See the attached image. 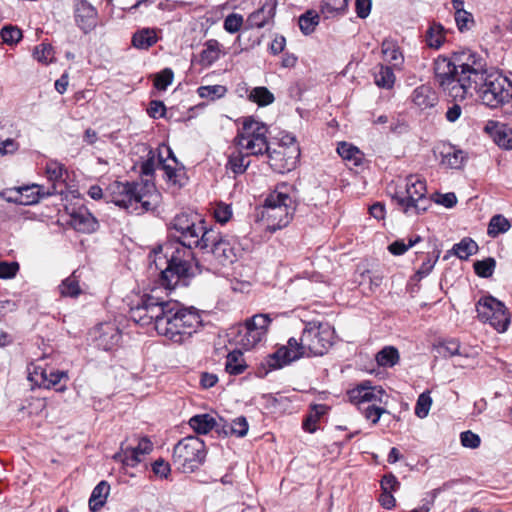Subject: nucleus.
Returning <instances> with one entry per match:
<instances>
[{"mask_svg": "<svg viewBox=\"0 0 512 512\" xmlns=\"http://www.w3.org/2000/svg\"><path fill=\"white\" fill-rule=\"evenodd\" d=\"M435 80L453 100L463 101L475 93L490 108H498L512 98V85L498 73H488L482 59L467 50L450 59L438 57L434 62Z\"/></svg>", "mask_w": 512, "mask_h": 512, "instance_id": "nucleus-1", "label": "nucleus"}, {"mask_svg": "<svg viewBox=\"0 0 512 512\" xmlns=\"http://www.w3.org/2000/svg\"><path fill=\"white\" fill-rule=\"evenodd\" d=\"M334 331L329 324L308 322L299 341L292 337L266 359L270 369H280L302 357L322 356L333 344Z\"/></svg>", "mask_w": 512, "mask_h": 512, "instance_id": "nucleus-2", "label": "nucleus"}, {"mask_svg": "<svg viewBox=\"0 0 512 512\" xmlns=\"http://www.w3.org/2000/svg\"><path fill=\"white\" fill-rule=\"evenodd\" d=\"M202 326V318L194 307H186L175 300H167L157 333L175 344L191 339Z\"/></svg>", "mask_w": 512, "mask_h": 512, "instance_id": "nucleus-3", "label": "nucleus"}, {"mask_svg": "<svg viewBox=\"0 0 512 512\" xmlns=\"http://www.w3.org/2000/svg\"><path fill=\"white\" fill-rule=\"evenodd\" d=\"M105 199L129 213L142 214L156 207L159 194L150 185L114 181L106 188Z\"/></svg>", "mask_w": 512, "mask_h": 512, "instance_id": "nucleus-4", "label": "nucleus"}, {"mask_svg": "<svg viewBox=\"0 0 512 512\" xmlns=\"http://www.w3.org/2000/svg\"><path fill=\"white\" fill-rule=\"evenodd\" d=\"M202 242L200 250L203 251V260L209 263V270L216 272L236 261L239 249L235 237L210 229Z\"/></svg>", "mask_w": 512, "mask_h": 512, "instance_id": "nucleus-5", "label": "nucleus"}, {"mask_svg": "<svg viewBox=\"0 0 512 512\" xmlns=\"http://www.w3.org/2000/svg\"><path fill=\"white\" fill-rule=\"evenodd\" d=\"M286 188V185L278 187L264 202L261 218L271 232L286 227L294 216L296 204L292 196L283 190Z\"/></svg>", "mask_w": 512, "mask_h": 512, "instance_id": "nucleus-6", "label": "nucleus"}, {"mask_svg": "<svg viewBox=\"0 0 512 512\" xmlns=\"http://www.w3.org/2000/svg\"><path fill=\"white\" fill-rule=\"evenodd\" d=\"M268 127L266 124L253 118H247L243 122L242 129L238 132L234 142L238 148L244 150L250 156H263L269 151L267 139Z\"/></svg>", "mask_w": 512, "mask_h": 512, "instance_id": "nucleus-7", "label": "nucleus"}, {"mask_svg": "<svg viewBox=\"0 0 512 512\" xmlns=\"http://www.w3.org/2000/svg\"><path fill=\"white\" fill-rule=\"evenodd\" d=\"M426 194V182L416 175H409L405 178L404 188L398 189L393 199L397 201L404 213L420 214L425 212L430 205Z\"/></svg>", "mask_w": 512, "mask_h": 512, "instance_id": "nucleus-8", "label": "nucleus"}, {"mask_svg": "<svg viewBox=\"0 0 512 512\" xmlns=\"http://www.w3.org/2000/svg\"><path fill=\"white\" fill-rule=\"evenodd\" d=\"M189 247H175L167 260V267L161 272V283L167 289L175 288L189 274L190 264L186 258L192 255Z\"/></svg>", "mask_w": 512, "mask_h": 512, "instance_id": "nucleus-9", "label": "nucleus"}, {"mask_svg": "<svg viewBox=\"0 0 512 512\" xmlns=\"http://www.w3.org/2000/svg\"><path fill=\"white\" fill-rule=\"evenodd\" d=\"M205 456V444L197 436L185 437L173 450L174 463L184 471H194L204 461Z\"/></svg>", "mask_w": 512, "mask_h": 512, "instance_id": "nucleus-10", "label": "nucleus"}, {"mask_svg": "<svg viewBox=\"0 0 512 512\" xmlns=\"http://www.w3.org/2000/svg\"><path fill=\"white\" fill-rule=\"evenodd\" d=\"M479 320L489 323L499 333H504L510 324V316L505 305L492 296H484L476 304Z\"/></svg>", "mask_w": 512, "mask_h": 512, "instance_id": "nucleus-11", "label": "nucleus"}, {"mask_svg": "<svg viewBox=\"0 0 512 512\" xmlns=\"http://www.w3.org/2000/svg\"><path fill=\"white\" fill-rule=\"evenodd\" d=\"M271 318L269 314H256L238 328L236 343L245 350L254 348L267 335Z\"/></svg>", "mask_w": 512, "mask_h": 512, "instance_id": "nucleus-12", "label": "nucleus"}, {"mask_svg": "<svg viewBox=\"0 0 512 512\" xmlns=\"http://www.w3.org/2000/svg\"><path fill=\"white\" fill-rule=\"evenodd\" d=\"M289 142L282 141L277 148L271 149L264 155L273 171L285 173L293 170L300 157V148L294 137H288Z\"/></svg>", "mask_w": 512, "mask_h": 512, "instance_id": "nucleus-13", "label": "nucleus"}, {"mask_svg": "<svg viewBox=\"0 0 512 512\" xmlns=\"http://www.w3.org/2000/svg\"><path fill=\"white\" fill-rule=\"evenodd\" d=\"M166 301L161 300L152 294L144 295L140 302L130 309V318L142 325L154 324L156 331H158V323L162 317Z\"/></svg>", "mask_w": 512, "mask_h": 512, "instance_id": "nucleus-14", "label": "nucleus"}, {"mask_svg": "<svg viewBox=\"0 0 512 512\" xmlns=\"http://www.w3.org/2000/svg\"><path fill=\"white\" fill-rule=\"evenodd\" d=\"M349 399L356 405L386 403L384 397H387L385 391L380 386H370L369 382H364L348 391Z\"/></svg>", "mask_w": 512, "mask_h": 512, "instance_id": "nucleus-15", "label": "nucleus"}, {"mask_svg": "<svg viewBox=\"0 0 512 512\" xmlns=\"http://www.w3.org/2000/svg\"><path fill=\"white\" fill-rule=\"evenodd\" d=\"M91 337L98 348L108 351L118 344L120 332L114 323L105 322L92 329Z\"/></svg>", "mask_w": 512, "mask_h": 512, "instance_id": "nucleus-16", "label": "nucleus"}, {"mask_svg": "<svg viewBox=\"0 0 512 512\" xmlns=\"http://www.w3.org/2000/svg\"><path fill=\"white\" fill-rule=\"evenodd\" d=\"M210 229L206 228L204 221L196 218L193 221V225L186 226L179 232L178 240L179 244L189 248H201L204 240V236Z\"/></svg>", "mask_w": 512, "mask_h": 512, "instance_id": "nucleus-17", "label": "nucleus"}, {"mask_svg": "<svg viewBox=\"0 0 512 512\" xmlns=\"http://www.w3.org/2000/svg\"><path fill=\"white\" fill-rule=\"evenodd\" d=\"M158 162L168 182L179 186L184 184L185 169L184 166L178 162L176 157H173V163L167 162V159L163 156V152L159 151Z\"/></svg>", "mask_w": 512, "mask_h": 512, "instance_id": "nucleus-18", "label": "nucleus"}, {"mask_svg": "<svg viewBox=\"0 0 512 512\" xmlns=\"http://www.w3.org/2000/svg\"><path fill=\"white\" fill-rule=\"evenodd\" d=\"M96 9L87 1H80L75 10V20L77 25L84 31V33H88L91 31L96 25Z\"/></svg>", "mask_w": 512, "mask_h": 512, "instance_id": "nucleus-19", "label": "nucleus"}, {"mask_svg": "<svg viewBox=\"0 0 512 512\" xmlns=\"http://www.w3.org/2000/svg\"><path fill=\"white\" fill-rule=\"evenodd\" d=\"M70 225L82 233H92L97 229V220L85 208H79L70 215Z\"/></svg>", "mask_w": 512, "mask_h": 512, "instance_id": "nucleus-20", "label": "nucleus"}, {"mask_svg": "<svg viewBox=\"0 0 512 512\" xmlns=\"http://www.w3.org/2000/svg\"><path fill=\"white\" fill-rule=\"evenodd\" d=\"M276 9L275 0H266L261 8L251 13L247 18L250 28H262L274 17Z\"/></svg>", "mask_w": 512, "mask_h": 512, "instance_id": "nucleus-21", "label": "nucleus"}, {"mask_svg": "<svg viewBox=\"0 0 512 512\" xmlns=\"http://www.w3.org/2000/svg\"><path fill=\"white\" fill-rule=\"evenodd\" d=\"M381 51L384 61L387 62L388 66L393 67L396 70H400L402 68L404 56L395 41L385 39L381 44Z\"/></svg>", "mask_w": 512, "mask_h": 512, "instance_id": "nucleus-22", "label": "nucleus"}, {"mask_svg": "<svg viewBox=\"0 0 512 512\" xmlns=\"http://www.w3.org/2000/svg\"><path fill=\"white\" fill-rule=\"evenodd\" d=\"M412 101L421 109L433 107L436 104L437 97L432 88L428 85H421L414 89Z\"/></svg>", "mask_w": 512, "mask_h": 512, "instance_id": "nucleus-23", "label": "nucleus"}, {"mask_svg": "<svg viewBox=\"0 0 512 512\" xmlns=\"http://www.w3.org/2000/svg\"><path fill=\"white\" fill-rule=\"evenodd\" d=\"M394 68L387 64H378L374 68V82L375 84L383 89H391L394 86L396 77L394 74Z\"/></svg>", "mask_w": 512, "mask_h": 512, "instance_id": "nucleus-24", "label": "nucleus"}, {"mask_svg": "<svg viewBox=\"0 0 512 512\" xmlns=\"http://www.w3.org/2000/svg\"><path fill=\"white\" fill-rule=\"evenodd\" d=\"M158 41L156 30L153 28H142L132 36L133 47L140 50H147Z\"/></svg>", "mask_w": 512, "mask_h": 512, "instance_id": "nucleus-25", "label": "nucleus"}, {"mask_svg": "<svg viewBox=\"0 0 512 512\" xmlns=\"http://www.w3.org/2000/svg\"><path fill=\"white\" fill-rule=\"evenodd\" d=\"M249 156L244 150L238 148L229 155L226 168L235 175L243 174L250 165Z\"/></svg>", "mask_w": 512, "mask_h": 512, "instance_id": "nucleus-26", "label": "nucleus"}, {"mask_svg": "<svg viewBox=\"0 0 512 512\" xmlns=\"http://www.w3.org/2000/svg\"><path fill=\"white\" fill-rule=\"evenodd\" d=\"M110 493V485L107 481L99 482L93 489L89 499V509L92 512L100 510L106 503Z\"/></svg>", "mask_w": 512, "mask_h": 512, "instance_id": "nucleus-27", "label": "nucleus"}, {"mask_svg": "<svg viewBox=\"0 0 512 512\" xmlns=\"http://www.w3.org/2000/svg\"><path fill=\"white\" fill-rule=\"evenodd\" d=\"M490 129L489 126L486 127ZM492 137L494 142L501 148L511 150L512 149V129L506 125H499L492 123L491 127Z\"/></svg>", "mask_w": 512, "mask_h": 512, "instance_id": "nucleus-28", "label": "nucleus"}, {"mask_svg": "<svg viewBox=\"0 0 512 512\" xmlns=\"http://www.w3.org/2000/svg\"><path fill=\"white\" fill-rule=\"evenodd\" d=\"M189 425L198 434H207L218 426L216 419L209 414H198L191 417Z\"/></svg>", "mask_w": 512, "mask_h": 512, "instance_id": "nucleus-29", "label": "nucleus"}, {"mask_svg": "<svg viewBox=\"0 0 512 512\" xmlns=\"http://www.w3.org/2000/svg\"><path fill=\"white\" fill-rule=\"evenodd\" d=\"M478 249V244L472 238L465 237L459 243L454 244L450 252L459 259L466 260L476 254Z\"/></svg>", "mask_w": 512, "mask_h": 512, "instance_id": "nucleus-30", "label": "nucleus"}, {"mask_svg": "<svg viewBox=\"0 0 512 512\" xmlns=\"http://www.w3.org/2000/svg\"><path fill=\"white\" fill-rule=\"evenodd\" d=\"M204 46L205 48L200 54L201 62L205 65H212L220 58L221 45L217 40L210 39L205 42Z\"/></svg>", "mask_w": 512, "mask_h": 512, "instance_id": "nucleus-31", "label": "nucleus"}, {"mask_svg": "<svg viewBox=\"0 0 512 512\" xmlns=\"http://www.w3.org/2000/svg\"><path fill=\"white\" fill-rule=\"evenodd\" d=\"M78 271H74L69 277L64 279L59 285V291L62 296L65 297H77L81 294V288L79 285Z\"/></svg>", "mask_w": 512, "mask_h": 512, "instance_id": "nucleus-32", "label": "nucleus"}, {"mask_svg": "<svg viewBox=\"0 0 512 512\" xmlns=\"http://www.w3.org/2000/svg\"><path fill=\"white\" fill-rule=\"evenodd\" d=\"M22 191L30 194H26L27 200L21 201L23 204H34L37 203L40 199L50 196L56 193V187L52 186L51 189H45L40 185H32L31 187H25Z\"/></svg>", "mask_w": 512, "mask_h": 512, "instance_id": "nucleus-33", "label": "nucleus"}, {"mask_svg": "<svg viewBox=\"0 0 512 512\" xmlns=\"http://www.w3.org/2000/svg\"><path fill=\"white\" fill-rule=\"evenodd\" d=\"M511 228L510 221L501 214L494 215L488 224L487 234L495 238L500 234L507 232Z\"/></svg>", "mask_w": 512, "mask_h": 512, "instance_id": "nucleus-34", "label": "nucleus"}, {"mask_svg": "<svg viewBox=\"0 0 512 512\" xmlns=\"http://www.w3.org/2000/svg\"><path fill=\"white\" fill-rule=\"evenodd\" d=\"M246 368L244 364L243 354L241 351L235 350L227 355L225 370L231 375L241 374Z\"/></svg>", "mask_w": 512, "mask_h": 512, "instance_id": "nucleus-35", "label": "nucleus"}, {"mask_svg": "<svg viewBox=\"0 0 512 512\" xmlns=\"http://www.w3.org/2000/svg\"><path fill=\"white\" fill-rule=\"evenodd\" d=\"M375 359L379 366L393 367L399 361V353L395 347L386 346L376 354Z\"/></svg>", "mask_w": 512, "mask_h": 512, "instance_id": "nucleus-36", "label": "nucleus"}, {"mask_svg": "<svg viewBox=\"0 0 512 512\" xmlns=\"http://www.w3.org/2000/svg\"><path fill=\"white\" fill-rule=\"evenodd\" d=\"M249 429L247 419L244 416L235 418L230 424L222 426V431L225 435H235L237 437H244Z\"/></svg>", "mask_w": 512, "mask_h": 512, "instance_id": "nucleus-37", "label": "nucleus"}, {"mask_svg": "<svg viewBox=\"0 0 512 512\" xmlns=\"http://www.w3.org/2000/svg\"><path fill=\"white\" fill-rule=\"evenodd\" d=\"M426 43L430 48L438 49L444 42V28L438 23L430 25L426 32Z\"/></svg>", "mask_w": 512, "mask_h": 512, "instance_id": "nucleus-38", "label": "nucleus"}, {"mask_svg": "<svg viewBox=\"0 0 512 512\" xmlns=\"http://www.w3.org/2000/svg\"><path fill=\"white\" fill-rule=\"evenodd\" d=\"M464 160V152L453 147L448 148L446 152L442 153V164L452 169L460 168L463 165Z\"/></svg>", "mask_w": 512, "mask_h": 512, "instance_id": "nucleus-39", "label": "nucleus"}, {"mask_svg": "<svg viewBox=\"0 0 512 512\" xmlns=\"http://www.w3.org/2000/svg\"><path fill=\"white\" fill-rule=\"evenodd\" d=\"M47 178L52 182V186L56 187L57 183L63 182L65 172L64 165L57 161H49L45 167Z\"/></svg>", "mask_w": 512, "mask_h": 512, "instance_id": "nucleus-40", "label": "nucleus"}, {"mask_svg": "<svg viewBox=\"0 0 512 512\" xmlns=\"http://www.w3.org/2000/svg\"><path fill=\"white\" fill-rule=\"evenodd\" d=\"M249 99L259 106H267L274 102V95L266 87H255L249 94Z\"/></svg>", "mask_w": 512, "mask_h": 512, "instance_id": "nucleus-41", "label": "nucleus"}, {"mask_svg": "<svg viewBox=\"0 0 512 512\" xmlns=\"http://www.w3.org/2000/svg\"><path fill=\"white\" fill-rule=\"evenodd\" d=\"M475 273L482 278H489L493 275L496 261L492 257L478 260L473 264Z\"/></svg>", "mask_w": 512, "mask_h": 512, "instance_id": "nucleus-42", "label": "nucleus"}, {"mask_svg": "<svg viewBox=\"0 0 512 512\" xmlns=\"http://www.w3.org/2000/svg\"><path fill=\"white\" fill-rule=\"evenodd\" d=\"M299 28L305 35L311 34L319 23V16L312 11H307L299 17Z\"/></svg>", "mask_w": 512, "mask_h": 512, "instance_id": "nucleus-43", "label": "nucleus"}, {"mask_svg": "<svg viewBox=\"0 0 512 512\" xmlns=\"http://www.w3.org/2000/svg\"><path fill=\"white\" fill-rule=\"evenodd\" d=\"M337 152L338 154L344 159V160H350L353 161L354 164H358L361 160V152L360 150L346 142H341L337 146Z\"/></svg>", "mask_w": 512, "mask_h": 512, "instance_id": "nucleus-44", "label": "nucleus"}, {"mask_svg": "<svg viewBox=\"0 0 512 512\" xmlns=\"http://www.w3.org/2000/svg\"><path fill=\"white\" fill-rule=\"evenodd\" d=\"M114 458L120 460L125 466L135 467L138 465L142 458L133 448H122L120 453H117Z\"/></svg>", "mask_w": 512, "mask_h": 512, "instance_id": "nucleus-45", "label": "nucleus"}, {"mask_svg": "<svg viewBox=\"0 0 512 512\" xmlns=\"http://www.w3.org/2000/svg\"><path fill=\"white\" fill-rule=\"evenodd\" d=\"M2 41L7 45L17 44L23 37L22 31L12 25H6L0 30Z\"/></svg>", "mask_w": 512, "mask_h": 512, "instance_id": "nucleus-46", "label": "nucleus"}, {"mask_svg": "<svg viewBox=\"0 0 512 512\" xmlns=\"http://www.w3.org/2000/svg\"><path fill=\"white\" fill-rule=\"evenodd\" d=\"M420 241V236L409 239L408 243H405L404 240H396L388 246V251L395 256H400Z\"/></svg>", "mask_w": 512, "mask_h": 512, "instance_id": "nucleus-47", "label": "nucleus"}, {"mask_svg": "<svg viewBox=\"0 0 512 512\" xmlns=\"http://www.w3.org/2000/svg\"><path fill=\"white\" fill-rule=\"evenodd\" d=\"M431 405L432 399L430 397V393L428 391L421 393L417 399L415 406L416 416H418L421 419L425 418L429 413Z\"/></svg>", "mask_w": 512, "mask_h": 512, "instance_id": "nucleus-48", "label": "nucleus"}, {"mask_svg": "<svg viewBox=\"0 0 512 512\" xmlns=\"http://www.w3.org/2000/svg\"><path fill=\"white\" fill-rule=\"evenodd\" d=\"M226 88L222 85L201 86L198 88V94L201 98H210L212 100L221 98L225 95Z\"/></svg>", "mask_w": 512, "mask_h": 512, "instance_id": "nucleus-49", "label": "nucleus"}, {"mask_svg": "<svg viewBox=\"0 0 512 512\" xmlns=\"http://www.w3.org/2000/svg\"><path fill=\"white\" fill-rule=\"evenodd\" d=\"M34 58L44 64H48L53 59V47L50 44L42 43L35 47Z\"/></svg>", "mask_w": 512, "mask_h": 512, "instance_id": "nucleus-50", "label": "nucleus"}, {"mask_svg": "<svg viewBox=\"0 0 512 512\" xmlns=\"http://www.w3.org/2000/svg\"><path fill=\"white\" fill-rule=\"evenodd\" d=\"M387 413V410L379 406V403L369 404L363 408V415L367 420H370L373 425L377 424L382 414Z\"/></svg>", "mask_w": 512, "mask_h": 512, "instance_id": "nucleus-51", "label": "nucleus"}, {"mask_svg": "<svg viewBox=\"0 0 512 512\" xmlns=\"http://www.w3.org/2000/svg\"><path fill=\"white\" fill-rule=\"evenodd\" d=\"M348 3L349 0H324L322 10L329 14L343 13L347 9Z\"/></svg>", "mask_w": 512, "mask_h": 512, "instance_id": "nucleus-52", "label": "nucleus"}, {"mask_svg": "<svg viewBox=\"0 0 512 512\" xmlns=\"http://www.w3.org/2000/svg\"><path fill=\"white\" fill-rule=\"evenodd\" d=\"M173 77V71L170 68H165L160 73L156 74L154 86L158 90H166V88L172 83Z\"/></svg>", "mask_w": 512, "mask_h": 512, "instance_id": "nucleus-53", "label": "nucleus"}, {"mask_svg": "<svg viewBox=\"0 0 512 512\" xmlns=\"http://www.w3.org/2000/svg\"><path fill=\"white\" fill-rule=\"evenodd\" d=\"M197 218L196 215H190L187 213L177 214L171 222V228L176 232H180L184 227L193 225V221Z\"/></svg>", "mask_w": 512, "mask_h": 512, "instance_id": "nucleus-54", "label": "nucleus"}, {"mask_svg": "<svg viewBox=\"0 0 512 512\" xmlns=\"http://www.w3.org/2000/svg\"><path fill=\"white\" fill-rule=\"evenodd\" d=\"M243 25V16L237 13L229 14L224 20V29L228 33H236Z\"/></svg>", "mask_w": 512, "mask_h": 512, "instance_id": "nucleus-55", "label": "nucleus"}, {"mask_svg": "<svg viewBox=\"0 0 512 512\" xmlns=\"http://www.w3.org/2000/svg\"><path fill=\"white\" fill-rule=\"evenodd\" d=\"M215 220L221 224H225L232 217V209L230 205L225 203H218L214 208Z\"/></svg>", "mask_w": 512, "mask_h": 512, "instance_id": "nucleus-56", "label": "nucleus"}, {"mask_svg": "<svg viewBox=\"0 0 512 512\" xmlns=\"http://www.w3.org/2000/svg\"><path fill=\"white\" fill-rule=\"evenodd\" d=\"M460 441L463 447L476 449L481 444V439L476 433L467 430L460 434Z\"/></svg>", "mask_w": 512, "mask_h": 512, "instance_id": "nucleus-57", "label": "nucleus"}, {"mask_svg": "<svg viewBox=\"0 0 512 512\" xmlns=\"http://www.w3.org/2000/svg\"><path fill=\"white\" fill-rule=\"evenodd\" d=\"M64 376V372H54L52 370L47 371L46 369L41 370V378L44 379L45 382H47V384L44 385V387H50L58 384L61 381V378Z\"/></svg>", "mask_w": 512, "mask_h": 512, "instance_id": "nucleus-58", "label": "nucleus"}, {"mask_svg": "<svg viewBox=\"0 0 512 512\" xmlns=\"http://www.w3.org/2000/svg\"><path fill=\"white\" fill-rule=\"evenodd\" d=\"M19 270L17 262H1L0 263V278L10 279L13 278Z\"/></svg>", "mask_w": 512, "mask_h": 512, "instance_id": "nucleus-59", "label": "nucleus"}, {"mask_svg": "<svg viewBox=\"0 0 512 512\" xmlns=\"http://www.w3.org/2000/svg\"><path fill=\"white\" fill-rule=\"evenodd\" d=\"M455 21L460 31L469 29V23L473 22L472 15L464 10H457Z\"/></svg>", "mask_w": 512, "mask_h": 512, "instance_id": "nucleus-60", "label": "nucleus"}, {"mask_svg": "<svg viewBox=\"0 0 512 512\" xmlns=\"http://www.w3.org/2000/svg\"><path fill=\"white\" fill-rule=\"evenodd\" d=\"M372 2L371 0H356L355 10L359 18L365 19L371 12Z\"/></svg>", "mask_w": 512, "mask_h": 512, "instance_id": "nucleus-61", "label": "nucleus"}, {"mask_svg": "<svg viewBox=\"0 0 512 512\" xmlns=\"http://www.w3.org/2000/svg\"><path fill=\"white\" fill-rule=\"evenodd\" d=\"M152 470L155 475L161 478H167L170 473V465L163 459H158L152 464Z\"/></svg>", "mask_w": 512, "mask_h": 512, "instance_id": "nucleus-62", "label": "nucleus"}, {"mask_svg": "<svg viewBox=\"0 0 512 512\" xmlns=\"http://www.w3.org/2000/svg\"><path fill=\"white\" fill-rule=\"evenodd\" d=\"M165 112H166V108H165V105L163 104V102L156 101V100H153L150 102L149 108H148V114L152 118H155V119L161 118L165 115Z\"/></svg>", "mask_w": 512, "mask_h": 512, "instance_id": "nucleus-63", "label": "nucleus"}, {"mask_svg": "<svg viewBox=\"0 0 512 512\" xmlns=\"http://www.w3.org/2000/svg\"><path fill=\"white\" fill-rule=\"evenodd\" d=\"M400 483L393 474L384 475L381 480L382 491L391 492L399 487Z\"/></svg>", "mask_w": 512, "mask_h": 512, "instance_id": "nucleus-64", "label": "nucleus"}]
</instances>
